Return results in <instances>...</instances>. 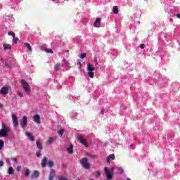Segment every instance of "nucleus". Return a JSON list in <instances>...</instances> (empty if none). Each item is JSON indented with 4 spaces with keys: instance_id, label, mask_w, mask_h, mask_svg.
<instances>
[{
    "instance_id": "obj_1",
    "label": "nucleus",
    "mask_w": 180,
    "mask_h": 180,
    "mask_svg": "<svg viewBox=\"0 0 180 180\" xmlns=\"http://www.w3.org/2000/svg\"><path fill=\"white\" fill-rule=\"evenodd\" d=\"M9 130H11V128L8 126H6L5 123H3L2 129L0 130V137H7Z\"/></svg>"
},
{
    "instance_id": "obj_2",
    "label": "nucleus",
    "mask_w": 180,
    "mask_h": 180,
    "mask_svg": "<svg viewBox=\"0 0 180 180\" xmlns=\"http://www.w3.org/2000/svg\"><path fill=\"white\" fill-rule=\"evenodd\" d=\"M104 171H105V175L107 176V180H112L113 179V174L115 172V168L112 167L111 169H109L107 167H105Z\"/></svg>"
},
{
    "instance_id": "obj_3",
    "label": "nucleus",
    "mask_w": 180,
    "mask_h": 180,
    "mask_svg": "<svg viewBox=\"0 0 180 180\" xmlns=\"http://www.w3.org/2000/svg\"><path fill=\"white\" fill-rule=\"evenodd\" d=\"M80 164L82 167V168H84V169H89L91 168V165L88 162V158H83L80 160Z\"/></svg>"
},
{
    "instance_id": "obj_4",
    "label": "nucleus",
    "mask_w": 180,
    "mask_h": 180,
    "mask_svg": "<svg viewBox=\"0 0 180 180\" xmlns=\"http://www.w3.org/2000/svg\"><path fill=\"white\" fill-rule=\"evenodd\" d=\"M21 84L22 85V87L24 89V91L27 92V94H30L32 92V89H30V86H29V84L27 83L25 80H22Z\"/></svg>"
},
{
    "instance_id": "obj_5",
    "label": "nucleus",
    "mask_w": 180,
    "mask_h": 180,
    "mask_svg": "<svg viewBox=\"0 0 180 180\" xmlns=\"http://www.w3.org/2000/svg\"><path fill=\"white\" fill-rule=\"evenodd\" d=\"M87 71H88V75L90 78H94V72L95 71V67H94L91 63H89L87 65Z\"/></svg>"
},
{
    "instance_id": "obj_6",
    "label": "nucleus",
    "mask_w": 180,
    "mask_h": 180,
    "mask_svg": "<svg viewBox=\"0 0 180 180\" xmlns=\"http://www.w3.org/2000/svg\"><path fill=\"white\" fill-rule=\"evenodd\" d=\"M20 126L22 129H25L27 126V117L25 115L21 122H20Z\"/></svg>"
},
{
    "instance_id": "obj_7",
    "label": "nucleus",
    "mask_w": 180,
    "mask_h": 180,
    "mask_svg": "<svg viewBox=\"0 0 180 180\" xmlns=\"http://www.w3.org/2000/svg\"><path fill=\"white\" fill-rule=\"evenodd\" d=\"M78 141L81 143V144H83L85 147H88V143L86 142V140L84 139V137H82V135H79L77 136Z\"/></svg>"
},
{
    "instance_id": "obj_8",
    "label": "nucleus",
    "mask_w": 180,
    "mask_h": 180,
    "mask_svg": "<svg viewBox=\"0 0 180 180\" xmlns=\"http://www.w3.org/2000/svg\"><path fill=\"white\" fill-rule=\"evenodd\" d=\"M12 120H13V124L14 127L19 126V122L18 121V117H16V115L15 114L12 115Z\"/></svg>"
},
{
    "instance_id": "obj_9",
    "label": "nucleus",
    "mask_w": 180,
    "mask_h": 180,
    "mask_svg": "<svg viewBox=\"0 0 180 180\" xmlns=\"http://www.w3.org/2000/svg\"><path fill=\"white\" fill-rule=\"evenodd\" d=\"M25 136L27 137L28 140H30V141H33L34 140V136H33V134L26 131Z\"/></svg>"
},
{
    "instance_id": "obj_10",
    "label": "nucleus",
    "mask_w": 180,
    "mask_h": 180,
    "mask_svg": "<svg viewBox=\"0 0 180 180\" xmlns=\"http://www.w3.org/2000/svg\"><path fill=\"white\" fill-rule=\"evenodd\" d=\"M39 175H40V173L39 172V171L35 170L31 175V178L32 179H36L39 178Z\"/></svg>"
},
{
    "instance_id": "obj_11",
    "label": "nucleus",
    "mask_w": 180,
    "mask_h": 180,
    "mask_svg": "<svg viewBox=\"0 0 180 180\" xmlns=\"http://www.w3.org/2000/svg\"><path fill=\"white\" fill-rule=\"evenodd\" d=\"M8 92H9V90L6 86L2 87L0 90V94H1L2 95H6Z\"/></svg>"
},
{
    "instance_id": "obj_12",
    "label": "nucleus",
    "mask_w": 180,
    "mask_h": 180,
    "mask_svg": "<svg viewBox=\"0 0 180 180\" xmlns=\"http://www.w3.org/2000/svg\"><path fill=\"white\" fill-rule=\"evenodd\" d=\"M54 176H56V172L54 171V169H51L49 174V180H53Z\"/></svg>"
},
{
    "instance_id": "obj_13",
    "label": "nucleus",
    "mask_w": 180,
    "mask_h": 180,
    "mask_svg": "<svg viewBox=\"0 0 180 180\" xmlns=\"http://www.w3.org/2000/svg\"><path fill=\"white\" fill-rule=\"evenodd\" d=\"M33 120L37 124H40V115H35L33 117Z\"/></svg>"
},
{
    "instance_id": "obj_14",
    "label": "nucleus",
    "mask_w": 180,
    "mask_h": 180,
    "mask_svg": "<svg viewBox=\"0 0 180 180\" xmlns=\"http://www.w3.org/2000/svg\"><path fill=\"white\" fill-rule=\"evenodd\" d=\"M94 27H101V18H96V21L94 23Z\"/></svg>"
},
{
    "instance_id": "obj_15",
    "label": "nucleus",
    "mask_w": 180,
    "mask_h": 180,
    "mask_svg": "<svg viewBox=\"0 0 180 180\" xmlns=\"http://www.w3.org/2000/svg\"><path fill=\"white\" fill-rule=\"evenodd\" d=\"M61 67L64 68V65L61 63H57L56 65H55L53 68H54V70L57 72V71H60V68Z\"/></svg>"
},
{
    "instance_id": "obj_16",
    "label": "nucleus",
    "mask_w": 180,
    "mask_h": 180,
    "mask_svg": "<svg viewBox=\"0 0 180 180\" xmlns=\"http://www.w3.org/2000/svg\"><path fill=\"white\" fill-rule=\"evenodd\" d=\"M41 165L42 168H46V165H47V158H44L41 160Z\"/></svg>"
},
{
    "instance_id": "obj_17",
    "label": "nucleus",
    "mask_w": 180,
    "mask_h": 180,
    "mask_svg": "<svg viewBox=\"0 0 180 180\" xmlns=\"http://www.w3.org/2000/svg\"><path fill=\"white\" fill-rule=\"evenodd\" d=\"M25 47H27L28 49V50L27 51V53H32V51H33V49H32V46H30V44L25 43Z\"/></svg>"
},
{
    "instance_id": "obj_18",
    "label": "nucleus",
    "mask_w": 180,
    "mask_h": 180,
    "mask_svg": "<svg viewBox=\"0 0 180 180\" xmlns=\"http://www.w3.org/2000/svg\"><path fill=\"white\" fill-rule=\"evenodd\" d=\"M115 154H111L107 157V162H110V160H115Z\"/></svg>"
},
{
    "instance_id": "obj_19",
    "label": "nucleus",
    "mask_w": 180,
    "mask_h": 180,
    "mask_svg": "<svg viewBox=\"0 0 180 180\" xmlns=\"http://www.w3.org/2000/svg\"><path fill=\"white\" fill-rule=\"evenodd\" d=\"M3 47L4 50H11L12 49V46L9 44H4Z\"/></svg>"
},
{
    "instance_id": "obj_20",
    "label": "nucleus",
    "mask_w": 180,
    "mask_h": 180,
    "mask_svg": "<svg viewBox=\"0 0 180 180\" xmlns=\"http://www.w3.org/2000/svg\"><path fill=\"white\" fill-rule=\"evenodd\" d=\"M41 50H44V51H46V53H53V51L51 49H49L44 46H41Z\"/></svg>"
},
{
    "instance_id": "obj_21",
    "label": "nucleus",
    "mask_w": 180,
    "mask_h": 180,
    "mask_svg": "<svg viewBox=\"0 0 180 180\" xmlns=\"http://www.w3.org/2000/svg\"><path fill=\"white\" fill-rule=\"evenodd\" d=\"M73 148L74 147L72 146V145H70V147L67 148V151L69 153V154H72V153H74Z\"/></svg>"
},
{
    "instance_id": "obj_22",
    "label": "nucleus",
    "mask_w": 180,
    "mask_h": 180,
    "mask_svg": "<svg viewBox=\"0 0 180 180\" xmlns=\"http://www.w3.org/2000/svg\"><path fill=\"white\" fill-rule=\"evenodd\" d=\"M115 169H117L119 174H123V172H124V170L123 169V167H115Z\"/></svg>"
},
{
    "instance_id": "obj_23",
    "label": "nucleus",
    "mask_w": 180,
    "mask_h": 180,
    "mask_svg": "<svg viewBox=\"0 0 180 180\" xmlns=\"http://www.w3.org/2000/svg\"><path fill=\"white\" fill-rule=\"evenodd\" d=\"M14 172L15 170L13 169V167H10L8 170V174H9V175H13Z\"/></svg>"
},
{
    "instance_id": "obj_24",
    "label": "nucleus",
    "mask_w": 180,
    "mask_h": 180,
    "mask_svg": "<svg viewBox=\"0 0 180 180\" xmlns=\"http://www.w3.org/2000/svg\"><path fill=\"white\" fill-rule=\"evenodd\" d=\"M112 12L113 13H115V15H117V13H119V8H117V6H114L112 8Z\"/></svg>"
},
{
    "instance_id": "obj_25",
    "label": "nucleus",
    "mask_w": 180,
    "mask_h": 180,
    "mask_svg": "<svg viewBox=\"0 0 180 180\" xmlns=\"http://www.w3.org/2000/svg\"><path fill=\"white\" fill-rule=\"evenodd\" d=\"M36 144H37V148H39V150L43 149V147L41 146V143H40V141H37Z\"/></svg>"
},
{
    "instance_id": "obj_26",
    "label": "nucleus",
    "mask_w": 180,
    "mask_h": 180,
    "mask_svg": "<svg viewBox=\"0 0 180 180\" xmlns=\"http://www.w3.org/2000/svg\"><path fill=\"white\" fill-rule=\"evenodd\" d=\"M53 166L54 163L53 162V160H49L48 162V167H49V168H53Z\"/></svg>"
},
{
    "instance_id": "obj_27",
    "label": "nucleus",
    "mask_w": 180,
    "mask_h": 180,
    "mask_svg": "<svg viewBox=\"0 0 180 180\" xmlns=\"http://www.w3.org/2000/svg\"><path fill=\"white\" fill-rule=\"evenodd\" d=\"M30 175V170L29 169H26L25 172V176L27 177Z\"/></svg>"
},
{
    "instance_id": "obj_28",
    "label": "nucleus",
    "mask_w": 180,
    "mask_h": 180,
    "mask_svg": "<svg viewBox=\"0 0 180 180\" xmlns=\"http://www.w3.org/2000/svg\"><path fill=\"white\" fill-rule=\"evenodd\" d=\"M5 146V143L3 140H0V150H2Z\"/></svg>"
},
{
    "instance_id": "obj_29",
    "label": "nucleus",
    "mask_w": 180,
    "mask_h": 180,
    "mask_svg": "<svg viewBox=\"0 0 180 180\" xmlns=\"http://www.w3.org/2000/svg\"><path fill=\"white\" fill-rule=\"evenodd\" d=\"M58 134L60 136V137H63V134L64 133V129H60L57 131Z\"/></svg>"
},
{
    "instance_id": "obj_30",
    "label": "nucleus",
    "mask_w": 180,
    "mask_h": 180,
    "mask_svg": "<svg viewBox=\"0 0 180 180\" xmlns=\"http://www.w3.org/2000/svg\"><path fill=\"white\" fill-rule=\"evenodd\" d=\"M63 63H65L66 67H68V68H71V66L70 65V63H69L68 62H67V60H65V58H63Z\"/></svg>"
},
{
    "instance_id": "obj_31",
    "label": "nucleus",
    "mask_w": 180,
    "mask_h": 180,
    "mask_svg": "<svg viewBox=\"0 0 180 180\" xmlns=\"http://www.w3.org/2000/svg\"><path fill=\"white\" fill-rule=\"evenodd\" d=\"M36 155L39 158L41 156V150H37Z\"/></svg>"
},
{
    "instance_id": "obj_32",
    "label": "nucleus",
    "mask_w": 180,
    "mask_h": 180,
    "mask_svg": "<svg viewBox=\"0 0 180 180\" xmlns=\"http://www.w3.org/2000/svg\"><path fill=\"white\" fill-rule=\"evenodd\" d=\"M55 140H56L55 138L51 137V138H49V139L48 140V143H54V141H55Z\"/></svg>"
},
{
    "instance_id": "obj_33",
    "label": "nucleus",
    "mask_w": 180,
    "mask_h": 180,
    "mask_svg": "<svg viewBox=\"0 0 180 180\" xmlns=\"http://www.w3.org/2000/svg\"><path fill=\"white\" fill-rule=\"evenodd\" d=\"M58 180H68V179H67V178H65V177H64L63 176H58Z\"/></svg>"
},
{
    "instance_id": "obj_34",
    "label": "nucleus",
    "mask_w": 180,
    "mask_h": 180,
    "mask_svg": "<svg viewBox=\"0 0 180 180\" xmlns=\"http://www.w3.org/2000/svg\"><path fill=\"white\" fill-rule=\"evenodd\" d=\"M8 36H13V39H15V33L13 32H8Z\"/></svg>"
},
{
    "instance_id": "obj_35",
    "label": "nucleus",
    "mask_w": 180,
    "mask_h": 180,
    "mask_svg": "<svg viewBox=\"0 0 180 180\" xmlns=\"http://www.w3.org/2000/svg\"><path fill=\"white\" fill-rule=\"evenodd\" d=\"M77 65H79V70H81V67H82L81 65V60H77Z\"/></svg>"
},
{
    "instance_id": "obj_36",
    "label": "nucleus",
    "mask_w": 180,
    "mask_h": 180,
    "mask_svg": "<svg viewBox=\"0 0 180 180\" xmlns=\"http://www.w3.org/2000/svg\"><path fill=\"white\" fill-rule=\"evenodd\" d=\"M18 40H19V38H15V37H14L13 41V43H15V44H16V43H18Z\"/></svg>"
},
{
    "instance_id": "obj_37",
    "label": "nucleus",
    "mask_w": 180,
    "mask_h": 180,
    "mask_svg": "<svg viewBox=\"0 0 180 180\" xmlns=\"http://www.w3.org/2000/svg\"><path fill=\"white\" fill-rule=\"evenodd\" d=\"M79 57H80V58H82H82H85V57H86V53H82V54L80 55Z\"/></svg>"
},
{
    "instance_id": "obj_38",
    "label": "nucleus",
    "mask_w": 180,
    "mask_h": 180,
    "mask_svg": "<svg viewBox=\"0 0 180 180\" xmlns=\"http://www.w3.org/2000/svg\"><path fill=\"white\" fill-rule=\"evenodd\" d=\"M12 161H13L15 164H16V163L18 162V158H12Z\"/></svg>"
},
{
    "instance_id": "obj_39",
    "label": "nucleus",
    "mask_w": 180,
    "mask_h": 180,
    "mask_svg": "<svg viewBox=\"0 0 180 180\" xmlns=\"http://www.w3.org/2000/svg\"><path fill=\"white\" fill-rule=\"evenodd\" d=\"M18 96H20L22 98V96H23V94L20 93V92H18Z\"/></svg>"
},
{
    "instance_id": "obj_40",
    "label": "nucleus",
    "mask_w": 180,
    "mask_h": 180,
    "mask_svg": "<svg viewBox=\"0 0 180 180\" xmlns=\"http://www.w3.org/2000/svg\"><path fill=\"white\" fill-rule=\"evenodd\" d=\"M4 161H0V168L1 167H4Z\"/></svg>"
},
{
    "instance_id": "obj_41",
    "label": "nucleus",
    "mask_w": 180,
    "mask_h": 180,
    "mask_svg": "<svg viewBox=\"0 0 180 180\" xmlns=\"http://www.w3.org/2000/svg\"><path fill=\"white\" fill-rule=\"evenodd\" d=\"M20 169H22V167H20V166H18V167H17V171H20Z\"/></svg>"
},
{
    "instance_id": "obj_42",
    "label": "nucleus",
    "mask_w": 180,
    "mask_h": 180,
    "mask_svg": "<svg viewBox=\"0 0 180 180\" xmlns=\"http://www.w3.org/2000/svg\"><path fill=\"white\" fill-rule=\"evenodd\" d=\"M146 47V45H144V44H141V49H144Z\"/></svg>"
},
{
    "instance_id": "obj_43",
    "label": "nucleus",
    "mask_w": 180,
    "mask_h": 180,
    "mask_svg": "<svg viewBox=\"0 0 180 180\" xmlns=\"http://www.w3.org/2000/svg\"><path fill=\"white\" fill-rule=\"evenodd\" d=\"M96 176H97V177H98V176H101V172H97V174H96Z\"/></svg>"
},
{
    "instance_id": "obj_44",
    "label": "nucleus",
    "mask_w": 180,
    "mask_h": 180,
    "mask_svg": "<svg viewBox=\"0 0 180 180\" xmlns=\"http://www.w3.org/2000/svg\"><path fill=\"white\" fill-rule=\"evenodd\" d=\"M95 63H96V65H98V60H96V58L95 59Z\"/></svg>"
},
{
    "instance_id": "obj_45",
    "label": "nucleus",
    "mask_w": 180,
    "mask_h": 180,
    "mask_svg": "<svg viewBox=\"0 0 180 180\" xmlns=\"http://www.w3.org/2000/svg\"><path fill=\"white\" fill-rule=\"evenodd\" d=\"M176 18H178V19H180V14H177Z\"/></svg>"
},
{
    "instance_id": "obj_46",
    "label": "nucleus",
    "mask_w": 180,
    "mask_h": 180,
    "mask_svg": "<svg viewBox=\"0 0 180 180\" xmlns=\"http://www.w3.org/2000/svg\"><path fill=\"white\" fill-rule=\"evenodd\" d=\"M72 119H75V116L71 115Z\"/></svg>"
},
{
    "instance_id": "obj_47",
    "label": "nucleus",
    "mask_w": 180,
    "mask_h": 180,
    "mask_svg": "<svg viewBox=\"0 0 180 180\" xmlns=\"http://www.w3.org/2000/svg\"><path fill=\"white\" fill-rule=\"evenodd\" d=\"M101 114L103 115V110H101Z\"/></svg>"
},
{
    "instance_id": "obj_48",
    "label": "nucleus",
    "mask_w": 180,
    "mask_h": 180,
    "mask_svg": "<svg viewBox=\"0 0 180 180\" xmlns=\"http://www.w3.org/2000/svg\"><path fill=\"white\" fill-rule=\"evenodd\" d=\"M127 180H131V179L128 178Z\"/></svg>"
},
{
    "instance_id": "obj_49",
    "label": "nucleus",
    "mask_w": 180,
    "mask_h": 180,
    "mask_svg": "<svg viewBox=\"0 0 180 180\" xmlns=\"http://www.w3.org/2000/svg\"><path fill=\"white\" fill-rule=\"evenodd\" d=\"M52 1H54V0H52Z\"/></svg>"
}]
</instances>
